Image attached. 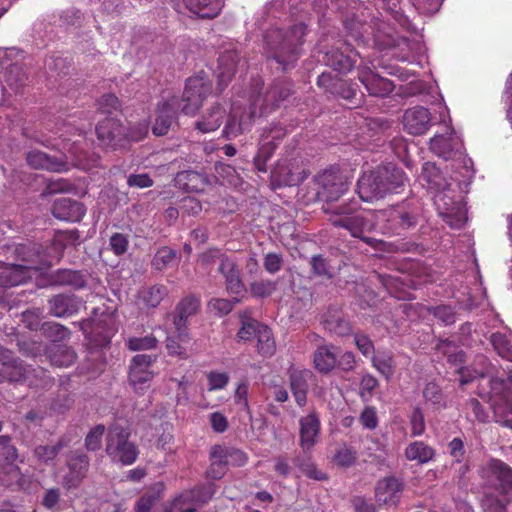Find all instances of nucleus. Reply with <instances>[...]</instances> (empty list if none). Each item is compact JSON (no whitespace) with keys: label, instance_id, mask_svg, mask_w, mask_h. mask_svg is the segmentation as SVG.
Instances as JSON below:
<instances>
[{"label":"nucleus","instance_id":"obj_50","mask_svg":"<svg viewBox=\"0 0 512 512\" xmlns=\"http://www.w3.org/2000/svg\"><path fill=\"white\" fill-rule=\"evenodd\" d=\"M451 348H455V345L453 341L448 339H440L436 344V349L447 356L450 364L462 367L461 365L465 362V352L463 350L452 352Z\"/></svg>","mask_w":512,"mask_h":512},{"label":"nucleus","instance_id":"obj_5","mask_svg":"<svg viewBox=\"0 0 512 512\" xmlns=\"http://www.w3.org/2000/svg\"><path fill=\"white\" fill-rule=\"evenodd\" d=\"M478 474L484 487L504 496L506 503L512 500V468L510 466L499 459L492 458L479 468Z\"/></svg>","mask_w":512,"mask_h":512},{"label":"nucleus","instance_id":"obj_27","mask_svg":"<svg viewBox=\"0 0 512 512\" xmlns=\"http://www.w3.org/2000/svg\"><path fill=\"white\" fill-rule=\"evenodd\" d=\"M48 304L50 314L58 318L69 317L79 311V302L74 295L58 294Z\"/></svg>","mask_w":512,"mask_h":512},{"label":"nucleus","instance_id":"obj_34","mask_svg":"<svg viewBox=\"0 0 512 512\" xmlns=\"http://www.w3.org/2000/svg\"><path fill=\"white\" fill-rule=\"evenodd\" d=\"M313 363L315 369L322 373H330L336 366L337 356L333 345L318 346L313 354Z\"/></svg>","mask_w":512,"mask_h":512},{"label":"nucleus","instance_id":"obj_21","mask_svg":"<svg viewBox=\"0 0 512 512\" xmlns=\"http://www.w3.org/2000/svg\"><path fill=\"white\" fill-rule=\"evenodd\" d=\"M358 79L364 85L370 96L386 97L394 90L391 80L381 77L369 68H358Z\"/></svg>","mask_w":512,"mask_h":512},{"label":"nucleus","instance_id":"obj_39","mask_svg":"<svg viewBox=\"0 0 512 512\" xmlns=\"http://www.w3.org/2000/svg\"><path fill=\"white\" fill-rule=\"evenodd\" d=\"M47 355L50 363L57 367H69L76 360L75 351L64 344H53L47 350Z\"/></svg>","mask_w":512,"mask_h":512},{"label":"nucleus","instance_id":"obj_51","mask_svg":"<svg viewBox=\"0 0 512 512\" xmlns=\"http://www.w3.org/2000/svg\"><path fill=\"white\" fill-rule=\"evenodd\" d=\"M184 493L190 494L192 501L199 507L207 504L214 495L213 484L197 485L191 489L183 490Z\"/></svg>","mask_w":512,"mask_h":512},{"label":"nucleus","instance_id":"obj_38","mask_svg":"<svg viewBox=\"0 0 512 512\" xmlns=\"http://www.w3.org/2000/svg\"><path fill=\"white\" fill-rule=\"evenodd\" d=\"M175 181L179 187L188 192L203 191L208 183L207 178L202 173L193 170L178 172Z\"/></svg>","mask_w":512,"mask_h":512},{"label":"nucleus","instance_id":"obj_6","mask_svg":"<svg viewBox=\"0 0 512 512\" xmlns=\"http://www.w3.org/2000/svg\"><path fill=\"white\" fill-rule=\"evenodd\" d=\"M130 431L120 425L109 428L106 438V453L113 460L123 465L133 464L138 457L137 446L129 441Z\"/></svg>","mask_w":512,"mask_h":512},{"label":"nucleus","instance_id":"obj_17","mask_svg":"<svg viewBox=\"0 0 512 512\" xmlns=\"http://www.w3.org/2000/svg\"><path fill=\"white\" fill-rule=\"evenodd\" d=\"M403 492V483L394 476L384 477L377 481L375 499L380 506L397 507Z\"/></svg>","mask_w":512,"mask_h":512},{"label":"nucleus","instance_id":"obj_9","mask_svg":"<svg viewBox=\"0 0 512 512\" xmlns=\"http://www.w3.org/2000/svg\"><path fill=\"white\" fill-rule=\"evenodd\" d=\"M156 361L157 356L150 354H137L130 360L128 380L136 393L143 394L150 387Z\"/></svg>","mask_w":512,"mask_h":512},{"label":"nucleus","instance_id":"obj_40","mask_svg":"<svg viewBox=\"0 0 512 512\" xmlns=\"http://www.w3.org/2000/svg\"><path fill=\"white\" fill-rule=\"evenodd\" d=\"M372 366L389 381L395 373L394 354L389 350H379L371 358Z\"/></svg>","mask_w":512,"mask_h":512},{"label":"nucleus","instance_id":"obj_43","mask_svg":"<svg viewBox=\"0 0 512 512\" xmlns=\"http://www.w3.org/2000/svg\"><path fill=\"white\" fill-rule=\"evenodd\" d=\"M68 442L65 437H60L53 445H38L34 449V455L38 461L49 464L68 445Z\"/></svg>","mask_w":512,"mask_h":512},{"label":"nucleus","instance_id":"obj_24","mask_svg":"<svg viewBox=\"0 0 512 512\" xmlns=\"http://www.w3.org/2000/svg\"><path fill=\"white\" fill-rule=\"evenodd\" d=\"M81 330L95 347L107 346L114 335L113 328L103 321H84Z\"/></svg>","mask_w":512,"mask_h":512},{"label":"nucleus","instance_id":"obj_45","mask_svg":"<svg viewBox=\"0 0 512 512\" xmlns=\"http://www.w3.org/2000/svg\"><path fill=\"white\" fill-rule=\"evenodd\" d=\"M163 512H199L198 506L192 501L190 494L183 491L168 501Z\"/></svg>","mask_w":512,"mask_h":512},{"label":"nucleus","instance_id":"obj_33","mask_svg":"<svg viewBox=\"0 0 512 512\" xmlns=\"http://www.w3.org/2000/svg\"><path fill=\"white\" fill-rule=\"evenodd\" d=\"M211 459H222L226 466L241 467L248 461L247 454L236 448H228L221 445H215L210 451Z\"/></svg>","mask_w":512,"mask_h":512},{"label":"nucleus","instance_id":"obj_14","mask_svg":"<svg viewBox=\"0 0 512 512\" xmlns=\"http://www.w3.org/2000/svg\"><path fill=\"white\" fill-rule=\"evenodd\" d=\"M430 150L445 160L465 159L462 140L456 135L452 127L448 128L446 135H435L430 139Z\"/></svg>","mask_w":512,"mask_h":512},{"label":"nucleus","instance_id":"obj_55","mask_svg":"<svg viewBox=\"0 0 512 512\" xmlns=\"http://www.w3.org/2000/svg\"><path fill=\"white\" fill-rule=\"evenodd\" d=\"M428 312L441 321L444 325H452L456 321V312L450 305H438L429 307Z\"/></svg>","mask_w":512,"mask_h":512},{"label":"nucleus","instance_id":"obj_22","mask_svg":"<svg viewBox=\"0 0 512 512\" xmlns=\"http://www.w3.org/2000/svg\"><path fill=\"white\" fill-rule=\"evenodd\" d=\"M52 215L62 221L79 222L83 219L86 213L85 206L71 198H58L53 202Z\"/></svg>","mask_w":512,"mask_h":512},{"label":"nucleus","instance_id":"obj_15","mask_svg":"<svg viewBox=\"0 0 512 512\" xmlns=\"http://www.w3.org/2000/svg\"><path fill=\"white\" fill-rule=\"evenodd\" d=\"M68 472L63 477V486L70 490L77 488L86 477L90 461L83 451H73L67 458Z\"/></svg>","mask_w":512,"mask_h":512},{"label":"nucleus","instance_id":"obj_37","mask_svg":"<svg viewBox=\"0 0 512 512\" xmlns=\"http://www.w3.org/2000/svg\"><path fill=\"white\" fill-rule=\"evenodd\" d=\"M50 282L56 286H70L74 289H81L86 285V279L80 271L70 269H59L51 274Z\"/></svg>","mask_w":512,"mask_h":512},{"label":"nucleus","instance_id":"obj_60","mask_svg":"<svg viewBox=\"0 0 512 512\" xmlns=\"http://www.w3.org/2000/svg\"><path fill=\"white\" fill-rule=\"evenodd\" d=\"M224 278H225L226 290L229 294L235 295V296H240L246 291L244 283L240 277L239 269L230 275H226V277H224Z\"/></svg>","mask_w":512,"mask_h":512},{"label":"nucleus","instance_id":"obj_11","mask_svg":"<svg viewBox=\"0 0 512 512\" xmlns=\"http://www.w3.org/2000/svg\"><path fill=\"white\" fill-rule=\"evenodd\" d=\"M317 85L326 93L347 100L354 106L361 102L362 95L358 97L359 86L351 80L341 79L330 72H323L317 78Z\"/></svg>","mask_w":512,"mask_h":512},{"label":"nucleus","instance_id":"obj_7","mask_svg":"<svg viewBox=\"0 0 512 512\" xmlns=\"http://www.w3.org/2000/svg\"><path fill=\"white\" fill-rule=\"evenodd\" d=\"M212 85L209 80L201 76L190 77L186 81L185 89L180 101L182 113L193 116L203 105L204 99L211 94Z\"/></svg>","mask_w":512,"mask_h":512},{"label":"nucleus","instance_id":"obj_13","mask_svg":"<svg viewBox=\"0 0 512 512\" xmlns=\"http://www.w3.org/2000/svg\"><path fill=\"white\" fill-rule=\"evenodd\" d=\"M360 54L348 42H339L335 47L329 49L324 55V63L339 73H348L356 65Z\"/></svg>","mask_w":512,"mask_h":512},{"label":"nucleus","instance_id":"obj_26","mask_svg":"<svg viewBox=\"0 0 512 512\" xmlns=\"http://www.w3.org/2000/svg\"><path fill=\"white\" fill-rule=\"evenodd\" d=\"M322 323L326 330L338 336H346L352 332L350 322L345 318L343 312L337 308H329L322 315Z\"/></svg>","mask_w":512,"mask_h":512},{"label":"nucleus","instance_id":"obj_1","mask_svg":"<svg viewBox=\"0 0 512 512\" xmlns=\"http://www.w3.org/2000/svg\"><path fill=\"white\" fill-rule=\"evenodd\" d=\"M316 195L318 199L325 201L322 209L327 215L328 221L336 228L347 230L352 237L361 239L364 243L374 249L388 252L398 251L400 248L373 237L364 236L365 232L374 229V222L367 217V214L360 209L357 201H348L340 205H333L349 189L348 178L338 166H330L314 176ZM401 248V251H404Z\"/></svg>","mask_w":512,"mask_h":512},{"label":"nucleus","instance_id":"obj_29","mask_svg":"<svg viewBox=\"0 0 512 512\" xmlns=\"http://www.w3.org/2000/svg\"><path fill=\"white\" fill-rule=\"evenodd\" d=\"M226 116V109L219 103H215L207 109L201 119L196 121L195 129L201 133H210L216 131Z\"/></svg>","mask_w":512,"mask_h":512},{"label":"nucleus","instance_id":"obj_2","mask_svg":"<svg viewBox=\"0 0 512 512\" xmlns=\"http://www.w3.org/2000/svg\"><path fill=\"white\" fill-rule=\"evenodd\" d=\"M290 94L291 84L277 81L263 93H252L248 108H242L238 102H233L222 135L230 140L249 131L257 116H267L272 113Z\"/></svg>","mask_w":512,"mask_h":512},{"label":"nucleus","instance_id":"obj_3","mask_svg":"<svg viewBox=\"0 0 512 512\" xmlns=\"http://www.w3.org/2000/svg\"><path fill=\"white\" fill-rule=\"evenodd\" d=\"M307 26L298 23L288 29H272L265 35L269 59L274 60L282 71L293 68L300 56Z\"/></svg>","mask_w":512,"mask_h":512},{"label":"nucleus","instance_id":"obj_36","mask_svg":"<svg viewBox=\"0 0 512 512\" xmlns=\"http://www.w3.org/2000/svg\"><path fill=\"white\" fill-rule=\"evenodd\" d=\"M421 178L427 183L428 189L439 193L449 188L448 180L443 176L441 170L431 162L424 163Z\"/></svg>","mask_w":512,"mask_h":512},{"label":"nucleus","instance_id":"obj_41","mask_svg":"<svg viewBox=\"0 0 512 512\" xmlns=\"http://www.w3.org/2000/svg\"><path fill=\"white\" fill-rule=\"evenodd\" d=\"M404 454L407 460L424 464L433 459L435 450L423 441H414L406 447Z\"/></svg>","mask_w":512,"mask_h":512},{"label":"nucleus","instance_id":"obj_48","mask_svg":"<svg viewBox=\"0 0 512 512\" xmlns=\"http://www.w3.org/2000/svg\"><path fill=\"white\" fill-rule=\"evenodd\" d=\"M177 259V253L175 250L164 246L158 249L155 253L152 261L151 267L158 271H163L164 269L172 266Z\"/></svg>","mask_w":512,"mask_h":512},{"label":"nucleus","instance_id":"obj_56","mask_svg":"<svg viewBox=\"0 0 512 512\" xmlns=\"http://www.w3.org/2000/svg\"><path fill=\"white\" fill-rule=\"evenodd\" d=\"M105 430L106 428L103 424H98L88 432L85 437V448L88 451H97L101 448Z\"/></svg>","mask_w":512,"mask_h":512},{"label":"nucleus","instance_id":"obj_28","mask_svg":"<svg viewBox=\"0 0 512 512\" xmlns=\"http://www.w3.org/2000/svg\"><path fill=\"white\" fill-rule=\"evenodd\" d=\"M31 265H11L0 271V286L13 287L30 279V269L34 268L33 259H27Z\"/></svg>","mask_w":512,"mask_h":512},{"label":"nucleus","instance_id":"obj_53","mask_svg":"<svg viewBox=\"0 0 512 512\" xmlns=\"http://www.w3.org/2000/svg\"><path fill=\"white\" fill-rule=\"evenodd\" d=\"M27 79V74L23 69L22 64L12 63L6 67L5 81L11 87H19L24 84Z\"/></svg>","mask_w":512,"mask_h":512},{"label":"nucleus","instance_id":"obj_16","mask_svg":"<svg viewBox=\"0 0 512 512\" xmlns=\"http://www.w3.org/2000/svg\"><path fill=\"white\" fill-rule=\"evenodd\" d=\"M180 107L179 97L171 96L168 99L158 103L156 108V118L152 126L153 134L157 136L166 135L172 123L176 119L177 110Z\"/></svg>","mask_w":512,"mask_h":512},{"label":"nucleus","instance_id":"obj_46","mask_svg":"<svg viewBox=\"0 0 512 512\" xmlns=\"http://www.w3.org/2000/svg\"><path fill=\"white\" fill-rule=\"evenodd\" d=\"M168 295V289L163 284H155L145 288L140 292V299L150 308L157 307L161 301Z\"/></svg>","mask_w":512,"mask_h":512},{"label":"nucleus","instance_id":"obj_61","mask_svg":"<svg viewBox=\"0 0 512 512\" xmlns=\"http://www.w3.org/2000/svg\"><path fill=\"white\" fill-rule=\"evenodd\" d=\"M226 255L227 254L222 249L211 247L199 255L198 261L202 266L207 268L217 261L220 263L222 258L226 257Z\"/></svg>","mask_w":512,"mask_h":512},{"label":"nucleus","instance_id":"obj_19","mask_svg":"<svg viewBox=\"0 0 512 512\" xmlns=\"http://www.w3.org/2000/svg\"><path fill=\"white\" fill-rule=\"evenodd\" d=\"M2 368L0 370V382H28L32 384L29 375L34 372L30 367L24 365L22 361L13 359L12 354L8 350L1 351Z\"/></svg>","mask_w":512,"mask_h":512},{"label":"nucleus","instance_id":"obj_58","mask_svg":"<svg viewBox=\"0 0 512 512\" xmlns=\"http://www.w3.org/2000/svg\"><path fill=\"white\" fill-rule=\"evenodd\" d=\"M423 397L427 403L440 407L444 400V395L440 386L435 382H429L423 389Z\"/></svg>","mask_w":512,"mask_h":512},{"label":"nucleus","instance_id":"obj_18","mask_svg":"<svg viewBox=\"0 0 512 512\" xmlns=\"http://www.w3.org/2000/svg\"><path fill=\"white\" fill-rule=\"evenodd\" d=\"M386 189L380 174H378V167L372 171L364 172L357 182L358 195L365 202L384 198L387 195Z\"/></svg>","mask_w":512,"mask_h":512},{"label":"nucleus","instance_id":"obj_59","mask_svg":"<svg viewBox=\"0 0 512 512\" xmlns=\"http://www.w3.org/2000/svg\"><path fill=\"white\" fill-rule=\"evenodd\" d=\"M333 460L338 466L347 468L355 464L357 452L351 447L343 446L336 451Z\"/></svg>","mask_w":512,"mask_h":512},{"label":"nucleus","instance_id":"obj_63","mask_svg":"<svg viewBox=\"0 0 512 512\" xmlns=\"http://www.w3.org/2000/svg\"><path fill=\"white\" fill-rule=\"evenodd\" d=\"M276 290V283L270 280L253 282L250 285L251 294L255 297L266 298Z\"/></svg>","mask_w":512,"mask_h":512},{"label":"nucleus","instance_id":"obj_8","mask_svg":"<svg viewBox=\"0 0 512 512\" xmlns=\"http://www.w3.org/2000/svg\"><path fill=\"white\" fill-rule=\"evenodd\" d=\"M212 85L209 80L201 76L190 77L186 81L185 89L180 101L182 113L193 116L203 105L204 99L211 94Z\"/></svg>","mask_w":512,"mask_h":512},{"label":"nucleus","instance_id":"obj_57","mask_svg":"<svg viewBox=\"0 0 512 512\" xmlns=\"http://www.w3.org/2000/svg\"><path fill=\"white\" fill-rule=\"evenodd\" d=\"M158 340L153 335L144 337H132L127 341V347L131 351L151 350L157 347Z\"/></svg>","mask_w":512,"mask_h":512},{"label":"nucleus","instance_id":"obj_30","mask_svg":"<svg viewBox=\"0 0 512 512\" xmlns=\"http://www.w3.org/2000/svg\"><path fill=\"white\" fill-rule=\"evenodd\" d=\"M378 174L382 179L383 185L387 188L388 193H399L405 183V173L396 165L389 163L378 166Z\"/></svg>","mask_w":512,"mask_h":512},{"label":"nucleus","instance_id":"obj_10","mask_svg":"<svg viewBox=\"0 0 512 512\" xmlns=\"http://www.w3.org/2000/svg\"><path fill=\"white\" fill-rule=\"evenodd\" d=\"M453 192L447 188L434 196L438 214L452 228L460 229L467 221L466 211L461 201L455 200Z\"/></svg>","mask_w":512,"mask_h":512},{"label":"nucleus","instance_id":"obj_54","mask_svg":"<svg viewBox=\"0 0 512 512\" xmlns=\"http://www.w3.org/2000/svg\"><path fill=\"white\" fill-rule=\"evenodd\" d=\"M43 334L53 342H60L70 336V330L56 322H46L41 327Z\"/></svg>","mask_w":512,"mask_h":512},{"label":"nucleus","instance_id":"obj_42","mask_svg":"<svg viewBox=\"0 0 512 512\" xmlns=\"http://www.w3.org/2000/svg\"><path fill=\"white\" fill-rule=\"evenodd\" d=\"M187 9L201 18H214L219 6L216 0H183Z\"/></svg>","mask_w":512,"mask_h":512},{"label":"nucleus","instance_id":"obj_44","mask_svg":"<svg viewBox=\"0 0 512 512\" xmlns=\"http://www.w3.org/2000/svg\"><path fill=\"white\" fill-rule=\"evenodd\" d=\"M257 350L263 357H271L276 351V343L273 337L272 330L265 324L260 326L258 330Z\"/></svg>","mask_w":512,"mask_h":512},{"label":"nucleus","instance_id":"obj_25","mask_svg":"<svg viewBox=\"0 0 512 512\" xmlns=\"http://www.w3.org/2000/svg\"><path fill=\"white\" fill-rule=\"evenodd\" d=\"M320 432V420L315 412L300 419V445L304 450L311 449Z\"/></svg>","mask_w":512,"mask_h":512},{"label":"nucleus","instance_id":"obj_4","mask_svg":"<svg viewBox=\"0 0 512 512\" xmlns=\"http://www.w3.org/2000/svg\"><path fill=\"white\" fill-rule=\"evenodd\" d=\"M422 216V204L416 198H407L397 204L379 210L376 219L387 235H405L415 229Z\"/></svg>","mask_w":512,"mask_h":512},{"label":"nucleus","instance_id":"obj_20","mask_svg":"<svg viewBox=\"0 0 512 512\" xmlns=\"http://www.w3.org/2000/svg\"><path fill=\"white\" fill-rule=\"evenodd\" d=\"M199 306L200 301L195 296H186L178 303L174 325L179 341L186 342L189 340L188 319L197 313Z\"/></svg>","mask_w":512,"mask_h":512},{"label":"nucleus","instance_id":"obj_49","mask_svg":"<svg viewBox=\"0 0 512 512\" xmlns=\"http://www.w3.org/2000/svg\"><path fill=\"white\" fill-rule=\"evenodd\" d=\"M277 144L273 141H261L254 157V166L259 172L267 171V162L274 154Z\"/></svg>","mask_w":512,"mask_h":512},{"label":"nucleus","instance_id":"obj_32","mask_svg":"<svg viewBox=\"0 0 512 512\" xmlns=\"http://www.w3.org/2000/svg\"><path fill=\"white\" fill-rule=\"evenodd\" d=\"M27 164L34 169L60 172L65 169L66 163L52 157L40 150H32L26 156Z\"/></svg>","mask_w":512,"mask_h":512},{"label":"nucleus","instance_id":"obj_64","mask_svg":"<svg viewBox=\"0 0 512 512\" xmlns=\"http://www.w3.org/2000/svg\"><path fill=\"white\" fill-rule=\"evenodd\" d=\"M158 495L154 492H147L143 494L135 503V512H152V508L158 501Z\"/></svg>","mask_w":512,"mask_h":512},{"label":"nucleus","instance_id":"obj_23","mask_svg":"<svg viewBox=\"0 0 512 512\" xmlns=\"http://www.w3.org/2000/svg\"><path fill=\"white\" fill-rule=\"evenodd\" d=\"M431 125V114L427 108L416 106L405 111L403 116L404 129L411 135L426 133Z\"/></svg>","mask_w":512,"mask_h":512},{"label":"nucleus","instance_id":"obj_12","mask_svg":"<svg viewBox=\"0 0 512 512\" xmlns=\"http://www.w3.org/2000/svg\"><path fill=\"white\" fill-rule=\"evenodd\" d=\"M96 135L103 148L116 150L124 145L128 133L119 119L107 117L96 125Z\"/></svg>","mask_w":512,"mask_h":512},{"label":"nucleus","instance_id":"obj_62","mask_svg":"<svg viewBox=\"0 0 512 512\" xmlns=\"http://www.w3.org/2000/svg\"><path fill=\"white\" fill-rule=\"evenodd\" d=\"M77 187L69 180L64 178L52 179L47 184V192L50 194L72 193Z\"/></svg>","mask_w":512,"mask_h":512},{"label":"nucleus","instance_id":"obj_47","mask_svg":"<svg viewBox=\"0 0 512 512\" xmlns=\"http://www.w3.org/2000/svg\"><path fill=\"white\" fill-rule=\"evenodd\" d=\"M241 327L237 332V338L239 341H251L258 334V330L262 323L257 321L256 319L246 315V313L241 314Z\"/></svg>","mask_w":512,"mask_h":512},{"label":"nucleus","instance_id":"obj_52","mask_svg":"<svg viewBox=\"0 0 512 512\" xmlns=\"http://www.w3.org/2000/svg\"><path fill=\"white\" fill-rule=\"evenodd\" d=\"M491 344L497 354L508 361H512V344L506 335L493 333L490 338Z\"/></svg>","mask_w":512,"mask_h":512},{"label":"nucleus","instance_id":"obj_35","mask_svg":"<svg viewBox=\"0 0 512 512\" xmlns=\"http://www.w3.org/2000/svg\"><path fill=\"white\" fill-rule=\"evenodd\" d=\"M311 375L309 370H291L289 374L290 388L299 406H304L307 401V378Z\"/></svg>","mask_w":512,"mask_h":512},{"label":"nucleus","instance_id":"obj_31","mask_svg":"<svg viewBox=\"0 0 512 512\" xmlns=\"http://www.w3.org/2000/svg\"><path fill=\"white\" fill-rule=\"evenodd\" d=\"M238 63V54L235 51H226L218 58L217 79L222 91L234 77Z\"/></svg>","mask_w":512,"mask_h":512}]
</instances>
